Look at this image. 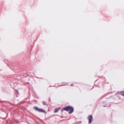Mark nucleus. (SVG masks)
Instances as JSON below:
<instances>
[{
	"label": "nucleus",
	"mask_w": 124,
	"mask_h": 124,
	"mask_svg": "<svg viewBox=\"0 0 124 124\" xmlns=\"http://www.w3.org/2000/svg\"><path fill=\"white\" fill-rule=\"evenodd\" d=\"M59 109L60 108H56L54 112V113H56L57 112L59 111Z\"/></svg>",
	"instance_id": "obj_4"
},
{
	"label": "nucleus",
	"mask_w": 124,
	"mask_h": 124,
	"mask_svg": "<svg viewBox=\"0 0 124 124\" xmlns=\"http://www.w3.org/2000/svg\"><path fill=\"white\" fill-rule=\"evenodd\" d=\"M63 110H65L67 111H69V114H71L73 112L74 108L72 107L69 106H66L63 108L62 110V112Z\"/></svg>",
	"instance_id": "obj_1"
},
{
	"label": "nucleus",
	"mask_w": 124,
	"mask_h": 124,
	"mask_svg": "<svg viewBox=\"0 0 124 124\" xmlns=\"http://www.w3.org/2000/svg\"><path fill=\"white\" fill-rule=\"evenodd\" d=\"M34 108L35 110L40 112L44 113L45 112V111L42 109L39 108H38L37 107H34Z\"/></svg>",
	"instance_id": "obj_2"
},
{
	"label": "nucleus",
	"mask_w": 124,
	"mask_h": 124,
	"mask_svg": "<svg viewBox=\"0 0 124 124\" xmlns=\"http://www.w3.org/2000/svg\"><path fill=\"white\" fill-rule=\"evenodd\" d=\"M43 104L44 105H46V102H44V101H43Z\"/></svg>",
	"instance_id": "obj_6"
},
{
	"label": "nucleus",
	"mask_w": 124,
	"mask_h": 124,
	"mask_svg": "<svg viewBox=\"0 0 124 124\" xmlns=\"http://www.w3.org/2000/svg\"><path fill=\"white\" fill-rule=\"evenodd\" d=\"M88 119L89 120V123H91L92 122V121L93 120V117L91 115H89L88 117Z\"/></svg>",
	"instance_id": "obj_3"
},
{
	"label": "nucleus",
	"mask_w": 124,
	"mask_h": 124,
	"mask_svg": "<svg viewBox=\"0 0 124 124\" xmlns=\"http://www.w3.org/2000/svg\"><path fill=\"white\" fill-rule=\"evenodd\" d=\"M120 93L122 95L124 96V91L121 92Z\"/></svg>",
	"instance_id": "obj_5"
}]
</instances>
